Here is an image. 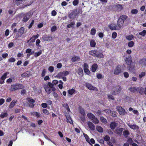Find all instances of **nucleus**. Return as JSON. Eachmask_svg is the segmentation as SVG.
I'll list each match as a JSON object with an SVG mask.
<instances>
[{"label":"nucleus","mask_w":146,"mask_h":146,"mask_svg":"<svg viewBox=\"0 0 146 146\" xmlns=\"http://www.w3.org/2000/svg\"><path fill=\"white\" fill-rule=\"evenodd\" d=\"M89 54L95 57L103 58L104 56L103 54L96 50H94L90 51L89 52Z\"/></svg>","instance_id":"1"},{"label":"nucleus","mask_w":146,"mask_h":146,"mask_svg":"<svg viewBox=\"0 0 146 146\" xmlns=\"http://www.w3.org/2000/svg\"><path fill=\"white\" fill-rule=\"evenodd\" d=\"M24 88V86L22 84H13L11 85L10 89V91L16 90L18 89H22Z\"/></svg>","instance_id":"2"},{"label":"nucleus","mask_w":146,"mask_h":146,"mask_svg":"<svg viewBox=\"0 0 146 146\" xmlns=\"http://www.w3.org/2000/svg\"><path fill=\"white\" fill-rule=\"evenodd\" d=\"M52 84L50 82H48V84L44 85L43 87L46 92L47 94H49L51 92V87H52Z\"/></svg>","instance_id":"3"},{"label":"nucleus","mask_w":146,"mask_h":146,"mask_svg":"<svg viewBox=\"0 0 146 146\" xmlns=\"http://www.w3.org/2000/svg\"><path fill=\"white\" fill-rule=\"evenodd\" d=\"M121 87L120 86H117L112 88L111 93L113 94H117L120 92Z\"/></svg>","instance_id":"4"},{"label":"nucleus","mask_w":146,"mask_h":146,"mask_svg":"<svg viewBox=\"0 0 146 146\" xmlns=\"http://www.w3.org/2000/svg\"><path fill=\"white\" fill-rule=\"evenodd\" d=\"M116 109L119 114L121 115H123L127 113L125 110L120 106H117Z\"/></svg>","instance_id":"5"},{"label":"nucleus","mask_w":146,"mask_h":146,"mask_svg":"<svg viewBox=\"0 0 146 146\" xmlns=\"http://www.w3.org/2000/svg\"><path fill=\"white\" fill-rule=\"evenodd\" d=\"M25 17L23 19V21L24 22L27 21L32 15V14L31 12L26 13L24 14Z\"/></svg>","instance_id":"6"},{"label":"nucleus","mask_w":146,"mask_h":146,"mask_svg":"<svg viewBox=\"0 0 146 146\" xmlns=\"http://www.w3.org/2000/svg\"><path fill=\"white\" fill-rule=\"evenodd\" d=\"M9 74V72H7L5 73L0 78V84H3L4 82V81L5 79L7 77V75Z\"/></svg>","instance_id":"7"},{"label":"nucleus","mask_w":146,"mask_h":146,"mask_svg":"<svg viewBox=\"0 0 146 146\" xmlns=\"http://www.w3.org/2000/svg\"><path fill=\"white\" fill-rule=\"evenodd\" d=\"M85 86L88 88L90 90H93L95 91H97L98 90V89L96 87L93 86L89 83H86L85 84Z\"/></svg>","instance_id":"8"},{"label":"nucleus","mask_w":146,"mask_h":146,"mask_svg":"<svg viewBox=\"0 0 146 146\" xmlns=\"http://www.w3.org/2000/svg\"><path fill=\"white\" fill-rule=\"evenodd\" d=\"M121 72V66H118L115 68L114 71V74L115 75H118Z\"/></svg>","instance_id":"9"},{"label":"nucleus","mask_w":146,"mask_h":146,"mask_svg":"<svg viewBox=\"0 0 146 146\" xmlns=\"http://www.w3.org/2000/svg\"><path fill=\"white\" fill-rule=\"evenodd\" d=\"M27 101L28 104H29L30 107L33 108L34 106L35 105L32 103L35 102V101L34 100L30 98H28L27 99Z\"/></svg>","instance_id":"10"},{"label":"nucleus","mask_w":146,"mask_h":146,"mask_svg":"<svg viewBox=\"0 0 146 146\" xmlns=\"http://www.w3.org/2000/svg\"><path fill=\"white\" fill-rule=\"evenodd\" d=\"M128 126L131 129L133 130H136L139 129V127L136 125L135 124H131L130 123H127Z\"/></svg>","instance_id":"11"},{"label":"nucleus","mask_w":146,"mask_h":146,"mask_svg":"<svg viewBox=\"0 0 146 146\" xmlns=\"http://www.w3.org/2000/svg\"><path fill=\"white\" fill-rule=\"evenodd\" d=\"M42 38L44 41H50L52 39V37L51 36L47 35L43 36Z\"/></svg>","instance_id":"12"},{"label":"nucleus","mask_w":146,"mask_h":146,"mask_svg":"<svg viewBox=\"0 0 146 146\" xmlns=\"http://www.w3.org/2000/svg\"><path fill=\"white\" fill-rule=\"evenodd\" d=\"M124 59L127 64L130 65L131 64V60L130 55H129L128 57H125Z\"/></svg>","instance_id":"13"},{"label":"nucleus","mask_w":146,"mask_h":146,"mask_svg":"<svg viewBox=\"0 0 146 146\" xmlns=\"http://www.w3.org/2000/svg\"><path fill=\"white\" fill-rule=\"evenodd\" d=\"M117 28L118 29V30L120 29L121 27H122L123 25V24L124 23V22L123 21H121L119 20V19H118L117 21Z\"/></svg>","instance_id":"14"},{"label":"nucleus","mask_w":146,"mask_h":146,"mask_svg":"<svg viewBox=\"0 0 146 146\" xmlns=\"http://www.w3.org/2000/svg\"><path fill=\"white\" fill-rule=\"evenodd\" d=\"M88 125L89 128L92 130H94L95 129V126L92 122L88 121L87 123Z\"/></svg>","instance_id":"15"},{"label":"nucleus","mask_w":146,"mask_h":146,"mask_svg":"<svg viewBox=\"0 0 146 146\" xmlns=\"http://www.w3.org/2000/svg\"><path fill=\"white\" fill-rule=\"evenodd\" d=\"M32 75L31 73L29 71H27L21 74V76L23 78L29 77Z\"/></svg>","instance_id":"16"},{"label":"nucleus","mask_w":146,"mask_h":146,"mask_svg":"<svg viewBox=\"0 0 146 146\" xmlns=\"http://www.w3.org/2000/svg\"><path fill=\"white\" fill-rule=\"evenodd\" d=\"M109 27L111 30H118L117 26L114 24H111L109 25Z\"/></svg>","instance_id":"17"},{"label":"nucleus","mask_w":146,"mask_h":146,"mask_svg":"<svg viewBox=\"0 0 146 146\" xmlns=\"http://www.w3.org/2000/svg\"><path fill=\"white\" fill-rule=\"evenodd\" d=\"M123 130V129L122 128H118L114 132L115 133L118 134L119 135H120L121 134Z\"/></svg>","instance_id":"18"},{"label":"nucleus","mask_w":146,"mask_h":146,"mask_svg":"<svg viewBox=\"0 0 146 146\" xmlns=\"http://www.w3.org/2000/svg\"><path fill=\"white\" fill-rule=\"evenodd\" d=\"M139 64L142 66H146V59H143L139 62Z\"/></svg>","instance_id":"19"},{"label":"nucleus","mask_w":146,"mask_h":146,"mask_svg":"<svg viewBox=\"0 0 146 146\" xmlns=\"http://www.w3.org/2000/svg\"><path fill=\"white\" fill-rule=\"evenodd\" d=\"M98 67V66L97 64H93L91 67V71L93 72H95L97 69Z\"/></svg>","instance_id":"20"},{"label":"nucleus","mask_w":146,"mask_h":146,"mask_svg":"<svg viewBox=\"0 0 146 146\" xmlns=\"http://www.w3.org/2000/svg\"><path fill=\"white\" fill-rule=\"evenodd\" d=\"M77 73L80 77L83 75V72L82 69L81 68H79L77 71Z\"/></svg>","instance_id":"21"},{"label":"nucleus","mask_w":146,"mask_h":146,"mask_svg":"<svg viewBox=\"0 0 146 146\" xmlns=\"http://www.w3.org/2000/svg\"><path fill=\"white\" fill-rule=\"evenodd\" d=\"M76 16V13L75 11H73L70 13L68 17L70 19L74 18Z\"/></svg>","instance_id":"22"},{"label":"nucleus","mask_w":146,"mask_h":146,"mask_svg":"<svg viewBox=\"0 0 146 146\" xmlns=\"http://www.w3.org/2000/svg\"><path fill=\"white\" fill-rule=\"evenodd\" d=\"M97 130L100 133H102L104 130L103 128L100 126L97 125L96 127Z\"/></svg>","instance_id":"23"},{"label":"nucleus","mask_w":146,"mask_h":146,"mask_svg":"<svg viewBox=\"0 0 146 146\" xmlns=\"http://www.w3.org/2000/svg\"><path fill=\"white\" fill-rule=\"evenodd\" d=\"M139 92L141 94H143V93H144L146 95V87L145 88V89H144L142 87L140 88Z\"/></svg>","instance_id":"24"},{"label":"nucleus","mask_w":146,"mask_h":146,"mask_svg":"<svg viewBox=\"0 0 146 146\" xmlns=\"http://www.w3.org/2000/svg\"><path fill=\"white\" fill-rule=\"evenodd\" d=\"M80 58L78 56H75L72 58V60L73 62L79 61L80 60Z\"/></svg>","instance_id":"25"},{"label":"nucleus","mask_w":146,"mask_h":146,"mask_svg":"<svg viewBox=\"0 0 146 146\" xmlns=\"http://www.w3.org/2000/svg\"><path fill=\"white\" fill-rule=\"evenodd\" d=\"M96 43L94 40H92L90 41V44L91 47H95L96 46Z\"/></svg>","instance_id":"26"},{"label":"nucleus","mask_w":146,"mask_h":146,"mask_svg":"<svg viewBox=\"0 0 146 146\" xmlns=\"http://www.w3.org/2000/svg\"><path fill=\"white\" fill-rule=\"evenodd\" d=\"M126 39L128 40H131L133 39L134 36L132 35H127L125 36Z\"/></svg>","instance_id":"27"},{"label":"nucleus","mask_w":146,"mask_h":146,"mask_svg":"<svg viewBox=\"0 0 146 146\" xmlns=\"http://www.w3.org/2000/svg\"><path fill=\"white\" fill-rule=\"evenodd\" d=\"M64 76L63 72H60L56 76V77L59 79L62 78Z\"/></svg>","instance_id":"28"},{"label":"nucleus","mask_w":146,"mask_h":146,"mask_svg":"<svg viewBox=\"0 0 146 146\" xmlns=\"http://www.w3.org/2000/svg\"><path fill=\"white\" fill-rule=\"evenodd\" d=\"M83 135L87 142L89 143L90 145H91V143H90V138L86 134L84 133H83Z\"/></svg>","instance_id":"29"},{"label":"nucleus","mask_w":146,"mask_h":146,"mask_svg":"<svg viewBox=\"0 0 146 146\" xmlns=\"http://www.w3.org/2000/svg\"><path fill=\"white\" fill-rule=\"evenodd\" d=\"M117 125V123H115V122H111L110 124V127L111 129H114Z\"/></svg>","instance_id":"30"},{"label":"nucleus","mask_w":146,"mask_h":146,"mask_svg":"<svg viewBox=\"0 0 146 146\" xmlns=\"http://www.w3.org/2000/svg\"><path fill=\"white\" fill-rule=\"evenodd\" d=\"M76 92V90L73 88L69 90L68 91V94L71 95H73Z\"/></svg>","instance_id":"31"},{"label":"nucleus","mask_w":146,"mask_h":146,"mask_svg":"<svg viewBox=\"0 0 146 146\" xmlns=\"http://www.w3.org/2000/svg\"><path fill=\"white\" fill-rule=\"evenodd\" d=\"M16 101H15V100L13 101L10 103V104L9 106V107L10 108H13L15 104L16 103Z\"/></svg>","instance_id":"32"},{"label":"nucleus","mask_w":146,"mask_h":146,"mask_svg":"<svg viewBox=\"0 0 146 146\" xmlns=\"http://www.w3.org/2000/svg\"><path fill=\"white\" fill-rule=\"evenodd\" d=\"M127 18V17L125 15H123L120 17L119 19V20H121L123 21L124 22V21Z\"/></svg>","instance_id":"33"},{"label":"nucleus","mask_w":146,"mask_h":146,"mask_svg":"<svg viewBox=\"0 0 146 146\" xmlns=\"http://www.w3.org/2000/svg\"><path fill=\"white\" fill-rule=\"evenodd\" d=\"M87 116L89 119L92 120L95 117L94 114L91 113H88L87 114Z\"/></svg>","instance_id":"34"},{"label":"nucleus","mask_w":146,"mask_h":146,"mask_svg":"<svg viewBox=\"0 0 146 146\" xmlns=\"http://www.w3.org/2000/svg\"><path fill=\"white\" fill-rule=\"evenodd\" d=\"M116 8L117 10L120 11L123 9V7L122 5L118 4L116 6Z\"/></svg>","instance_id":"35"},{"label":"nucleus","mask_w":146,"mask_h":146,"mask_svg":"<svg viewBox=\"0 0 146 146\" xmlns=\"http://www.w3.org/2000/svg\"><path fill=\"white\" fill-rule=\"evenodd\" d=\"M100 119L101 121L104 124H106L107 122L106 119L103 117H100Z\"/></svg>","instance_id":"36"},{"label":"nucleus","mask_w":146,"mask_h":146,"mask_svg":"<svg viewBox=\"0 0 146 146\" xmlns=\"http://www.w3.org/2000/svg\"><path fill=\"white\" fill-rule=\"evenodd\" d=\"M134 42L133 41H131L127 43V45L129 47H132L134 46Z\"/></svg>","instance_id":"37"},{"label":"nucleus","mask_w":146,"mask_h":146,"mask_svg":"<svg viewBox=\"0 0 146 146\" xmlns=\"http://www.w3.org/2000/svg\"><path fill=\"white\" fill-rule=\"evenodd\" d=\"M8 115L7 113L6 112H2L0 115V117L2 118H3L7 117Z\"/></svg>","instance_id":"38"},{"label":"nucleus","mask_w":146,"mask_h":146,"mask_svg":"<svg viewBox=\"0 0 146 146\" xmlns=\"http://www.w3.org/2000/svg\"><path fill=\"white\" fill-rule=\"evenodd\" d=\"M42 53V50H40L38 52H35L34 54V56L35 57H37L41 54Z\"/></svg>","instance_id":"39"},{"label":"nucleus","mask_w":146,"mask_h":146,"mask_svg":"<svg viewBox=\"0 0 146 146\" xmlns=\"http://www.w3.org/2000/svg\"><path fill=\"white\" fill-rule=\"evenodd\" d=\"M24 29L23 27H22L20 28L18 31L19 33L21 35H23L24 33Z\"/></svg>","instance_id":"40"},{"label":"nucleus","mask_w":146,"mask_h":146,"mask_svg":"<svg viewBox=\"0 0 146 146\" xmlns=\"http://www.w3.org/2000/svg\"><path fill=\"white\" fill-rule=\"evenodd\" d=\"M129 90L131 92H134L136 91L137 90V88L133 87H131L129 88Z\"/></svg>","instance_id":"41"},{"label":"nucleus","mask_w":146,"mask_h":146,"mask_svg":"<svg viewBox=\"0 0 146 146\" xmlns=\"http://www.w3.org/2000/svg\"><path fill=\"white\" fill-rule=\"evenodd\" d=\"M92 122L95 124H98L99 122V121L98 119L94 117L92 119Z\"/></svg>","instance_id":"42"},{"label":"nucleus","mask_w":146,"mask_h":146,"mask_svg":"<svg viewBox=\"0 0 146 146\" xmlns=\"http://www.w3.org/2000/svg\"><path fill=\"white\" fill-rule=\"evenodd\" d=\"M32 114L35 116L37 117H40V115L37 112H34L32 113Z\"/></svg>","instance_id":"43"},{"label":"nucleus","mask_w":146,"mask_h":146,"mask_svg":"<svg viewBox=\"0 0 146 146\" xmlns=\"http://www.w3.org/2000/svg\"><path fill=\"white\" fill-rule=\"evenodd\" d=\"M59 84L58 85V87L60 89H62L63 88L62 85L63 83L62 80H60L59 81Z\"/></svg>","instance_id":"44"},{"label":"nucleus","mask_w":146,"mask_h":146,"mask_svg":"<svg viewBox=\"0 0 146 146\" xmlns=\"http://www.w3.org/2000/svg\"><path fill=\"white\" fill-rule=\"evenodd\" d=\"M116 111H111V112L109 114V115H111L112 116L115 117L116 116Z\"/></svg>","instance_id":"45"},{"label":"nucleus","mask_w":146,"mask_h":146,"mask_svg":"<svg viewBox=\"0 0 146 146\" xmlns=\"http://www.w3.org/2000/svg\"><path fill=\"white\" fill-rule=\"evenodd\" d=\"M80 112L81 114L83 116H84L85 115L84 110L82 108H80Z\"/></svg>","instance_id":"46"},{"label":"nucleus","mask_w":146,"mask_h":146,"mask_svg":"<svg viewBox=\"0 0 146 146\" xmlns=\"http://www.w3.org/2000/svg\"><path fill=\"white\" fill-rule=\"evenodd\" d=\"M15 59L14 58L11 57V58L9 59L8 60V62H13L15 61Z\"/></svg>","instance_id":"47"},{"label":"nucleus","mask_w":146,"mask_h":146,"mask_svg":"<svg viewBox=\"0 0 146 146\" xmlns=\"http://www.w3.org/2000/svg\"><path fill=\"white\" fill-rule=\"evenodd\" d=\"M146 74L145 72H142L139 75V78L141 80L142 77H144Z\"/></svg>","instance_id":"48"},{"label":"nucleus","mask_w":146,"mask_h":146,"mask_svg":"<svg viewBox=\"0 0 146 146\" xmlns=\"http://www.w3.org/2000/svg\"><path fill=\"white\" fill-rule=\"evenodd\" d=\"M96 30L95 29H91L90 34L92 35H94L96 34Z\"/></svg>","instance_id":"49"},{"label":"nucleus","mask_w":146,"mask_h":146,"mask_svg":"<svg viewBox=\"0 0 146 146\" xmlns=\"http://www.w3.org/2000/svg\"><path fill=\"white\" fill-rule=\"evenodd\" d=\"M138 10L136 9H132L131 11V13L132 14H135L137 13Z\"/></svg>","instance_id":"50"},{"label":"nucleus","mask_w":146,"mask_h":146,"mask_svg":"<svg viewBox=\"0 0 146 146\" xmlns=\"http://www.w3.org/2000/svg\"><path fill=\"white\" fill-rule=\"evenodd\" d=\"M146 31L145 30H143L142 31L139 33V34L143 36H144L146 34Z\"/></svg>","instance_id":"51"},{"label":"nucleus","mask_w":146,"mask_h":146,"mask_svg":"<svg viewBox=\"0 0 146 146\" xmlns=\"http://www.w3.org/2000/svg\"><path fill=\"white\" fill-rule=\"evenodd\" d=\"M54 68L52 66H50L48 67V70L51 72H52L54 70Z\"/></svg>","instance_id":"52"},{"label":"nucleus","mask_w":146,"mask_h":146,"mask_svg":"<svg viewBox=\"0 0 146 146\" xmlns=\"http://www.w3.org/2000/svg\"><path fill=\"white\" fill-rule=\"evenodd\" d=\"M75 24V22H71V23L70 24H68L67 27L68 28H69L71 27H72Z\"/></svg>","instance_id":"53"},{"label":"nucleus","mask_w":146,"mask_h":146,"mask_svg":"<svg viewBox=\"0 0 146 146\" xmlns=\"http://www.w3.org/2000/svg\"><path fill=\"white\" fill-rule=\"evenodd\" d=\"M123 134L125 136H127L129 134V133L127 130H125L123 131Z\"/></svg>","instance_id":"54"},{"label":"nucleus","mask_w":146,"mask_h":146,"mask_svg":"<svg viewBox=\"0 0 146 146\" xmlns=\"http://www.w3.org/2000/svg\"><path fill=\"white\" fill-rule=\"evenodd\" d=\"M57 29V27L55 26H52L51 29V31L52 32L55 31Z\"/></svg>","instance_id":"55"},{"label":"nucleus","mask_w":146,"mask_h":146,"mask_svg":"<svg viewBox=\"0 0 146 146\" xmlns=\"http://www.w3.org/2000/svg\"><path fill=\"white\" fill-rule=\"evenodd\" d=\"M84 70V72L86 73L87 74L89 75L90 73V71L88 68L85 69Z\"/></svg>","instance_id":"56"},{"label":"nucleus","mask_w":146,"mask_h":146,"mask_svg":"<svg viewBox=\"0 0 146 146\" xmlns=\"http://www.w3.org/2000/svg\"><path fill=\"white\" fill-rule=\"evenodd\" d=\"M25 52L27 54L32 53V54L33 53V52H32L30 48H28L27 49Z\"/></svg>","instance_id":"57"},{"label":"nucleus","mask_w":146,"mask_h":146,"mask_svg":"<svg viewBox=\"0 0 146 146\" xmlns=\"http://www.w3.org/2000/svg\"><path fill=\"white\" fill-rule=\"evenodd\" d=\"M117 36V33L115 32L113 33L112 34V37L113 38H116Z\"/></svg>","instance_id":"58"},{"label":"nucleus","mask_w":146,"mask_h":146,"mask_svg":"<svg viewBox=\"0 0 146 146\" xmlns=\"http://www.w3.org/2000/svg\"><path fill=\"white\" fill-rule=\"evenodd\" d=\"M43 112L45 114H47V115H48L49 114V113L48 111L46 109H44L43 110Z\"/></svg>","instance_id":"59"},{"label":"nucleus","mask_w":146,"mask_h":146,"mask_svg":"<svg viewBox=\"0 0 146 146\" xmlns=\"http://www.w3.org/2000/svg\"><path fill=\"white\" fill-rule=\"evenodd\" d=\"M8 54L5 53L3 54L2 55V56L3 58H5L8 57Z\"/></svg>","instance_id":"60"},{"label":"nucleus","mask_w":146,"mask_h":146,"mask_svg":"<svg viewBox=\"0 0 146 146\" xmlns=\"http://www.w3.org/2000/svg\"><path fill=\"white\" fill-rule=\"evenodd\" d=\"M108 98L110 99L113 100L114 99L113 97L111 94H108Z\"/></svg>","instance_id":"61"},{"label":"nucleus","mask_w":146,"mask_h":146,"mask_svg":"<svg viewBox=\"0 0 146 146\" xmlns=\"http://www.w3.org/2000/svg\"><path fill=\"white\" fill-rule=\"evenodd\" d=\"M40 41L39 39H37L36 40V44L37 46H39V43Z\"/></svg>","instance_id":"62"},{"label":"nucleus","mask_w":146,"mask_h":146,"mask_svg":"<svg viewBox=\"0 0 146 146\" xmlns=\"http://www.w3.org/2000/svg\"><path fill=\"white\" fill-rule=\"evenodd\" d=\"M13 82V79L11 78H9L6 81L7 83L10 84Z\"/></svg>","instance_id":"63"},{"label":"nucleus","mask_w":146,"mask_h":146,"mask_svg":"<svg viewBox=\"0 0 146 146\" xmlns=\"http://www.w3.org/2000/svg\"><path fill=\"white\" fill-rule=\"evenodd\" d=\"M78 3V1L77 0H74L73 2V4L74 6H76Z\"/></svg>","instance_id":"64"}]
</instances>
